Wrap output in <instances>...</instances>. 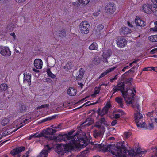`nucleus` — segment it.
I'll use <instances>...</instances> for the list:
<instances>
[{
	"label": "nucleus",
	"instance_id": "1",
	"mask_svg": "<svg viewBox=\"0 0 157 157\" xmlns=\"http://www.w3.org/2000/svg\"><path fill=\"white\" fill-rule=\"evenodd\" d=\"M116 86L121 91L122 96L126 102L129 104H132V107L135 110L137 109L139 110V105L137 101L134 99V97L136 93L134 88L125 89V85L124 83H119Z\"/></svg>",
	"mask_w": 157,
	"mask_h": 157
},
{
	"label": "nucleus",
	"instance_id": "2",
	"mask_svg": "<svg viewBox=\"0 0 157 157\" xmlns=\"http://www.w3.org/2000/svg\"><path fill=\"white\" fill-rule=\"evenodd\" d=\"M94 147L100 149V151L103 152L109 151L116 157H119L122 152V148L124 147V144L123 142L117 143L114 146L106 144H94Z\"/></svg>",
	"mask_w": 157,
	"mask_h": 157
},
{
	"label": "nucleus",
	"instance_id": "3",
	"mask_svg": "<svg viewBox=\"0 0 157 157\" xmlns=\"http://www.w3.org/2000/svg\"><path fill=\"white\" fill-rule=\"evenodd\" d=\"M73 132V131H71L68 133V135L66 134L63 135L62 136H66V137H64V138L61 139V141L62 140L67 141V140H70L72 143L73 150L79 148L80 147L83 148L88 145V142L87 141L84 140L82 137H79L78 131L74 136H71Z\"/></svg>",
	"mask_w": 157,
	"mask_h": 157
},
{
	"label": "nucleus",
	"instance_id": "4",
	"mask_svg": "<svg viewBox=\"0 0 157 157\" xmlns=\"http://www.w3.org/2000/svg\"><path fill=\"white\" fill-rule=\"evenodd\" d=\"M57 130L51 128H47L46 130L43 131L42 133L38 134L35 133L33 135L34 138H40L44 136L49 140H53L55 141L61 142V139L66 137V136H52L53 134L57 132Z\"/></svg>",
	"mask_w": 157,
	"mask_h": 157
},
{
	"label": "nucleus",
	"instance_id": "5",
	"mask_svg": "<svg viewBox=\"0 0 157 157\" xmlns=\"http://www.w3.org/2000/svg\"><path fill=\"white\" fill-rule=\"evenodd\" d=\"M67 140V141H65L68 142V144L66 143V144H57L56 146V151L59 154L63 155L67 152L69 151L70 150L73 149L71 141ZM62 141H65V140H62L60 142Z\"/></svg>",
	"mask_w": 157,
	"mask_h": 157
},
{
	"label": "nucleus",
	"instance_id": "6",
	"mask_svg": "<svg viewBox=\"0 0 157 157\" xmlns=\"http://www.w3.org/2000/svg\"><path fill=\"white\" fill-rule=\"evenodd\" d=\"M134 116L136 123L137 126L141 128H144L146 124L144 122L142 121L143 118L142 114L137 110L135 113Z\"/></svg>",
	"mask_w": 157,
	"mask_h": 157
},
{
	"label": "nucleus",
	"instance_id": "7",
	"mask_svg": "<svg viewBox=\"0 0 157 157\" xmlns=\"http://www.w3.org/2000/svg\"><path fill=\"white\" fill-rule=\"evenodd\" d=\"M90 25L86 21L82 22L79 26V29L81 33L82 34H87L89 32Z\"/></svg>",
	"mask_w": 157,
	"mask_h": 157
},
{
	"label": "nucleus",
	"instance_id": "8",
	"mask_svg": "<svg viewBox=\"0 0 157 157\" xmlns=\"http://www.w3.org/2000/svg\"><path fill=\"white\" fill-rule=\"evenodd\" d=\"M116 10V6L113 3H108L106 6L105 12L107 14L111 15L113 14Z\"/></svg>",
	"mask_w": 157,
	"mask_h": 157
},
{
	"label": "nucleus",
	"instance_id": "9",
	"mask_svg": "<svg viewBox=\"0 0 157 157\" xmlns=\"http://www.w3.org/2000/svg\"><path fill=\"white\" fill-rule=\"evenodd\" d=\"M116 41L117 44L119 47L123 48L126 45L127 40L124 38L118 37Z\"/></svg>",
	"mask_w": 157,
	"mask_h": 157
},
{
	"label": "nucleus",
	"instance_id": "10",
	"mask_svg": "<svg viewBox=\"0 0 157 157\" xmlns=\"http://www.w3.org/2000/svg\"><path fill=\"white\" fill-rule=\"evenodd\" d=\"M1 54L4 56H9L11 55V51L9 48L2 47L0 48Z\"/></svg>",
	"mask_w": 157,
	"mask_h": 157
},
{
	"label": "nucleus",
	"instance_id": "11",
	"mask_svg": "<svg viewBox=\"0 0 157 157\" xmlns=\"http://www.w3.org/2000/svg\"><path fill=\"white\" fill-rule=\"evenodd\" d=\"M105 131V128H98V130H95L93 132V135L95 138L101 137Z\"/></svg>",
	"mask_w": 157,
	"mask_h": 157
},
{
	"label": "nucleus",
	"instance_id": "12",
	"mask_svg": "<svg viewBox=\"0 0 157 157\" xmlns=\"http://www.w3.org/2000/svg\"><path fill=\"white\" fill-rule=\"evenodd\" d=\"M25 148V147H17L15 149L12 150L11 151L10 153L13 156L17 155V156L16 157H19L20 155H19V153L24 150Z\"/></svg>",
	"mask_w": 157,
	"mask_h": 157
},
{
	"label": "nucleus",
	"instance_id": "13",
	"mask_svg": "<svg viewBox=\"0 0 157 157\" xmlns=\"http://www.w3.org/2000/svg\"><path fill=\"white\" fill-rule=\"evenodd\" d=\"M102 124L106 126L107 125L106 119L104 117L101 118L100 121L96 123L95 126L96 127L98 128H105L103 125H102Z\"/></svg>",
	"mask_w": 157,
	"mask_h": 157
},
{
	"label": "nucleus",
	"instance_id": "14",
	"mask_svg": "<svg viewBox=\"0 0 157 157\" xmlns=\"http://www.w3.org/2000/svg\"><path fill=\"white\" fill-rule=\"evenodd\" d=\"M51 148L49 147L48 145L45 147L44 149L43 150L37 157H47L48 152L50 150Z\"/></svg>",
	"mask_w": 157,
	"mask_h": 157
},
{
	"label": "nucleus",
	"instance_id": "15",
	"mask_svg": "<svg viewBox=\"0 0 157 157\" xmlns=\"http://www.w3.org/2000/svg\"><path fill=\"white\" fill-rule=\"evenodd\" d=\"M144 4L142 6V9L146 13H149L152 11V4Z\"/></svg>",
	"mask_w": 157,
	"mask_h": 157
},
{
	"label": "nucleus",
	"instance_id": "16",
	"mask_svg": "<svg viewBox=\"0 0 157 157\" xmlns=\"http://www.w3.org/2000/svg\"><path fill=\"white\" fill-rule=\"evenodd\" d=\"M24 83L27 84L28 86H30L31 83V75L29 74L25 73L24 74Z\"/></svg>",
	"mask_w": 157,
	"mask_h": 157
},
{
	"label": "nucleus",
	"instance_id": "17",
	"mask_svg": "<svg viewBox=\"0 0 157 157\" xmlns=\"http://www.w3.org/2000/svg\"><path fill=\"white\" fill-rule=\"evenodd\" d=\"M34 64L36 69H40L42 68L43 65L42 61L40 59H36L34 61Z\"/></svg>",
	"mask_w": 157,
	"mask_h": 157
},
{
	"label": "nucleus",
	"instance_id": "18",
	"mask_svg": "<svg viewBox=\"0 0 157 157\" xmlns=\"http://www.w3.org/2000/svg\"><path fill=\"white\" fill-rule=\"evenodd\" d=\"M131 32V30L126 27H123L120 30V34L122 35H126L130 33Z\"/></svg>",
	"mask_w": 157,
	"mask_h": 157
},
{
	"label": "nucleus",
	"instance_id": "19",
	"mask_svg": "<svg viewBox=\"0 0 157 157\" xmlns=\"http://www.w3.org/2000/svg\"><path fill=\"white\" fill-rule=\"evenodd\" d=\"M135 23L137 26L143 27L146 25L145 22L142 20L139 17H136L135 20Z\"/></svg>",
	"mask_w": 157,
	"mask_h": 157
},
{
	"label": "nucleus",
	"instance_id": "20",
	"mask_svg": "<svg viewBox=\"0 0 157 157\" xmlns=\"http://www.w3.org/2000/svg\"><path fill=\"white\" fill-rule=\"evenodd\" d=\"M94 122V120L91 118L89 117L86 119L85 121L81 125L83 126H90Z\"/></svg>",
	"mask_w": 157,
	"mask_h": 157
},
{
	"label": "nucleus",
	"instance_id": "21",
	"mask_svg": "<svg viewBox=\"0 0 157 157\" xmlns=\"http://www.w3.org/2000/svg\"><path fill=\"white\" fill-rule=\"evenodd\" d=\"M16 107L18 110L21 113H24L26 111V107L22 103L18 105Z\"/></svg>",
	"mask_w": 157,
	"mask_h": 157
},
{
	"label": "nucleus",
	"instance_id": "22",
	"mask_svg": "<svg viewBox=\"0 0 157 157\" xmlns=\"http://www.w3.org/2000/svg\"><path fill=\"white\" fill-rule=\"evenodd\" d=\"M116 67H111L109 69H108L105 71L103 72L100 75V76L99 77V78H102L105 75H106L107 74L109 73V72H110L113 71L115 68H116Z\"/></svg>",
	"mask_w": 157,
	"mask_h": 157
},
{
	"label": "nucleus",
	"instance_id": "23",
	"mask_svg": "<svg viewBox=\"0 0 157 157\" xmlns=\"http://www.w3.org/2000/svg\"><path fill=\"white\" fill-rule=\"evenodd\" d=\"M115 100L116 101L118 104L119 106L123 108L124 106V102L122 98L120 96L118 97H116Z\"/></svg>",
	"mask_w": 157,
	"mask_h": 157
},
{
	"label": "nucleus",
	"instance_id": "24",
	"mask_svg": "<svg viewBox=\"0 0 157 157\" xmlns=\"http://www.w3.org/2000/svg\"><path fill=\"white\" fill-rule=\"evenodd\" d=\"M103 25L102 24H99L98 25L97 28L94 31V32L97 35L100 34V31L103 29Z\"/></svg>",
	"mask_w": 157,
	"mask_h": 157
},
{
	"label": "nucleus",
	"instance_id": "25",
	"mask_svg": "<svg viewBox=\"0 0 157 157\" xmlns=\"http://www.w3.org/2000/svg\"><path fill=\"white\" fill-rule=\"evenodd\" d=\"M108 111V110L106 107H104L101 110L99 109L97 111V113L98 115L102 117L106 114L107 113Z\"/></svg>",
	"mask_w": 157,
	"mask_h": 157
},
{
	"label": "nucleus",
	"instance_id": "26",
	"mask_svg": "<svg viewBox=\"0 0 157 157\" xmlns=\"http://www.w3.org/2000/svg\"><path fill=\"white\" fill-rule=\"evenodd\" d=\"M76 92V90L72 87H70L67 90V94L71 96L75 95Z\"/></svg>",
	"mask_w": 157,
	"mask_h": 157
},
{
	"label": "nucleus",
	"instance_id": "27",
	"mask_svg": "<svg viewBox=\"0 0 157 157\" xmlns=\"http://www.w3.org/2000/svg\"><path fill=\"white\" fill-rule=\"evenodd\" d=\"M111 53L112 52L111 50H105L102 56L103 58L106 59L110 56Z\"/></svg>",
	"mask_w": 157,
	"mask_h": 157
},
{
	"label": "nucleus",
	"instance_id": "28",
	"mask_svg": "<svg viewBox=\"0 0 157 157\" xmlns=\"http://www.w3.org/2000/svg\"><path fill=\"white\" fill-rule=\"evenodd\" d=\"M78 2H79V4L77 5V6H80V5L81 4L82 6H85L88 4L90 0H77Z\"/></svg>",
	"mask_w": 157,
	"mask_h": 157
},
{
	"label": "nucleus",
	"instance_id": "29",
	"mask_svg": "<svg viewBox=\"0 0 157 157\" xmlns=\"http://www.w3.org/2000/svg\"><path fill=\"white\" fill-rule=\"evenodd\" d=\"M79 75L76 76V78L77 79L80 80L81 79L83 76L84 74V70L83 68H81L79 70Z\"/></svg>",
	"mask_w": 157,
	"mask_h": 157
},
{
	"label": "nucleus",
	"instance_id": "30",
	"mask_svg": "<svg viewBox=\"0 0 157 157\" xmlns=\"http://www.w3.org/2000/svg\"><path fill=\"white\" fill-rule=\"evenodd\" d=\"M31 121V117H30L29 118H26L24 120H23L21 122V123L20 124H22L21 126H20L18 128H17V129L21 128L23 126L25 125L27 123Z\"/></svg>",
	"mask_w": 157,
	"mask_h": 157
},
{
	"label": "nucleus",
	"instance_id": "31",
	"mask_svg": "<svg viewBox=\"0 0 157 157\" xmlns=\"http://www.w3.org/2000/svg\"><path fill=\"white\" fill-rule=\"evenodd\" d=\"M73 65L71 62H68L66 65L63 67V68L67 71L71 69L73 67Z\"/></svg>",
	"mask_w": 157,
	"mask_h": 157
},
{
	"label": "nucleus",
	"instance_id": "32",
	"mask_svg": "<svg viewBox=\"0 0 157 157\" xmlns=\"http://www.w3.org/2000/svg\"><path fill=\"white\" fill-rule=\"evenodd\" d=\"M101 62V59L98 56L94 57L93 59V63L95 64L98 65Z\"/></svg>",
	"mask_w": 157,
	"mask_h": 157
},
{
	"label": "nucleus",
	"instance_id": "33",
	"mask_svg": "<svg viewBox=\"0 0 157 157\" xmlns=\"http://www.w3.org/2000/svg\"><path fill=\"white\" fill-rule=\"evenodd\" d=\"M147 115L150 117L151 120V118H154L157 115L156 113L154 111H152L151 112H148L147 113Z\"/></svg>",
	"mask_w": 157,
	"mask_h": 157
},
{
	"label": "nucleus",
	"instance_id": "34",
	"mask_svg": "<svg viewBox=\"0 0 157 157\" xmlns=\"http://www.w3.org/2000/svg\"><path fill=\"white\" fill-rule=\"evenodd\" d=\"M16 131V130H13L11 129H8L5 131L2 134L3 136L10 135L13 132Z\"/></svg>",
	"mask_w": 157,
	"mask_h": 157
},
{
	"label": "nucleus",
	"instance_id": "35",
	"mask_svg": "<svg viewBox=\"0 0 157 157\" xmlns=\"http://www.w3.org/2000/svg\"><path fill=\"white\" fill-rule=\"evenodd\" d=\"M98 46L96 43H93L89 47V49L90 50H97Z\"/></svg>",
	"mask_w": 157,
	"mask_h": 157
},
{
	"label": "nucleus",
	"instance_id": "36",
	"mask_svg": "<svg viewBox=\"0 0 157 157\" xmlns=\"http://www.w3.org/2000/svg\"><path fill=\"white\" fill-rule=\"evenodd\" d=\"M105 85V84H102L101 85L99 86V87L98 88H95V91L94 93V94H92L91 96L93 97H95V95L98 94L100 92V88L101 86L103 85Z\"/></svg>",
	"mask_w": 157,
	"mask_h": 157
},
{
	"label": "nucleus",
	"instance_id": "37",
	"mask_svg": "<svg viewBox=\"0 0 157 157\" xmlns=\"http://www.w3.org/2000/svg\"><path fill=\"white\" fill-rule=\"evenodd\" d=\"M149 39L150 41L153 42H157V35L150 36Z\"/></svg>",
	"mask_w": 157,
	"mask_h": 157
},
{
	"label": "nucleus",
	"instance_id": "38",
	"mask_svg": "<svg viewBox=\"0 0 157 157\" xmlns=\"http://www.w3.org/2000/svg\"><path fill=\"white\" fill-rule=\"evenodd\" d=\"M139 65L138 64L136 66H133L132 68L130 70H129L128 71L126 72L125 74H128L129 73L132 72L134 73L135 72V69H136L137 70Z\"/></svg>",
	"mask_w": 157,
	"mask_h": 157
},
{
	"label": "nucleus",
	"instance_id": "39",
	"mask_svg": "<svg viewBox=\"0 0 157 157\" xmlns=\"http://www.w3.org/2000/svg\"><path fill=\"white\" fill-rule=\"evenodd\" d=\"M51 127L55 129H61L62 127V124H55L51 125Z\"/></svg>",
	"mask_w": 157,
	"mask_h": 157
},
{
	"label": "nucleus",
	"instance_id": "40",
	"mask_svg": "<svg viewBox=\"0 0 157 157\" xmlns=\"http://www.w3.org/2000/svg\"><path fill=\"white\" fill-rule=\"evenodd\" d=\"M8 86L6 84H2L0 85V90L2 91H5L7 89Z\"/></svg>",
	"mask_w": 157,
	"mask_h": 157
},
{
	"label": "nucleus",
	"instance_id": "41",
	"mask_svg": "<svg viewBox=\"0 0 157 157\" xmlns=\"http://www.w3.org/2000/svg\"><path fill=\"white\" fill-rule=\"evenodd\" d=\"M154 14L157 16V5H152V11Z\"/></svg>",
	"mask_w": 157,
	"mask_h": 157
},
{
	"label": "nucleus",
	"instance_id": "42",
	"mask_svg": "<svg viewBox=\"0 0 157 157\" xmlns=\"http://www.w3.org/2000/svg\"><path fill=\"white\" fill-rule=\"evenodd\" d=\"M47 72L49 76L52 78H54L56 76L51 72L50 69H48L47 70Z\"/></svg>",
	"mask_w": 157,
	"mask_h": 157
},
{
	"label": "nucleus",
	"instance_id": "43",
	"mask_svg": "<svg viewBox=\"0 0 157 157\" xmlns=\"http://www.w3.org/2000/svg\"><path fill=\"white\" fill-rule=\"evenodd\" d=\"M155 26L153 28H151L150 30L151 31H157V21L154 23Z\"/></svg>",
	"mask_w": 157,
	"mask_h": 157
},
{
	"label": "nucleus",
	"instance_id": "44",
	"mask_svg": "<svg viewBox=\"0 0 157 157\" xmlns=\"http://www.w3.org/2000/svg\"><path fill=\"white\" fill-rule=\"evenodd\" d=\"M9 122V120L8 119H4L2 121V124L4 126L7 124Z\"/></svg>",
	"mask_w": 157,
	"mask_h": 157
},
{
	"label": "nucleus",
	"instance_id": "45",
	"mask_svg": "<svg viewBox=\"0 0 157 157\" xmlns=\"http://www.w3.org/2000/svg\"><path fill=\"white\" fill-rule=\"evenodd\" d=\"M65 32L64 30H62L59 31L58 32V36L60 37H63L64 36Z\"/></svg>",
	"mask_w": 157,
	"mask_h": 157
},
{
	"label": "nucleus",
	"instance_id": "46",
	"mask_svg": "<svg viewBox=\"0 0 157 157\" xmlns=\"http://www.w3.org/2000/svg\"><path fill=\"white\" fill-rule=\"evenodd\" d=\"M89 152V150L88 149H87L86 150H85L83 151L81 154L82 155V156H83V157H86V156L87 154Z\"/></svg>",
	"mask_w": 157,
	"mask_h": 157
},
{
	"label": "nucleus",
	"instance_id": "47",
	"mask_svg": "<svg viewBox=\"0 0 157 157\" xmlns=\"http://www.w3.org/2000/svg\"><path fill=\"white\" fill-rule=\"evenodd\" d=\"M132 133L130 132H126L124 133V135L126 138L129 137L131 135Z\"/></svg>",
	"mask_w": 157,
	"mask_h": 157
},
{
	"label": "nucleus",
	"instance_id": "48",
	"mask_svg": "<svg viewBox=\"0 0 157 157\" xmlns=\"http://www.w3.org/2000/svg\"><path fill=\"white\" fill-rule=\"evenodd\" d=\"M132 78H129V79H128L127 81L125 82V84L127 85L130 86L131 85L132 83L131 82H132Z\"/></svg>",
	"mask_w": 157,
	"mask_h": 157
},
{
	"label": "nucleus",
	"instance_id": "49",
	"mask_svg": "<svg viewBox=\"0 0 157 157\" xmlns=\"http://www.w3.org/2000/svg\"><path fill=\"white\" fill-rule=\"evenodd\" d=\"M139 61V59H137V60H136L134 61L132 63H131L129 64V66H130V67H131L132 66L133 64L134 63H137Z\"/></svg>",
	"mask_w": 157,
	"mask_h": 157
},
{
	"label": "nucleus",
	"instance_id": "50",
	"mask_svg": "<svg viewBox=\"0 0 157 157\" xmlns=\"http://www.w3.org/2000/svg\"><path fill=\"white\" fill-rule=\"evenodd\" d=\"M26 0H15L16 2L19 4H22Z\"/></svg>",
	"mask_w": 157,
	"mask_h": 157
},
{
	"label": "nucleus",
	"instance_id": "51",
	"mask_svg": "<svg viewBox=\"0 0 157 157\" xmlns=\"http://www.w3.org/2000/svg\"><path fill=\"white\" fill-rule=\"evenodd\" d=\"M151 70V67H147L144 68L143 69V71H149Z\"/></svg>",
	"mask_w": 157,
	"mask_h": 157
},
{
	"label": "nucleus",
	"instance_id": "52",
	"mask_svg": "<svg viewBox=\"0 0 157 157\" xmlns=\"http://www.w3.org/2000/svg\"><path fill=\"white\" fill-rule=\"evenodd\" d=\"M154 122H152L151 123H149V128L150 129H152L154 127V125L153 123Z\"/></svg>",
	"mask_w": 157,
	"mask_h": 157
},
{
	"label": "nucleus",
	"instance_id": "53",
	"mask_svg": "<svg viewBox=\"0 0 157 157\" xmlns=\"http://www.w3.org/2000/svg\"><path fill=\"white\" fill-rule=\"evenodd\" d=\"M100 10H99L98 12L94 13L93 14L95 16H97L100 14Z\"/></svg>",
	"mask_w": 157,
	"mask_h": 157
},
{
	"label": "nucleus",
	"instance_id": "54",
	"mask_svg": "<svg viewBox=\"0 0 157 157\" xmlns=\"http://www.w3.org/2000/svg\"><path fill=\"white\" fill-rule=\"evenodd\" d=\"M117 121L116 120H115L111 122V124L112 126H114L117 123Z\"/></svg>",
	"mask_w": 157,
	"mask_h": 157
},
{
	"label": "nucleus",
	"instance_id": "55",
	"mask_svg": "<svg viewBox=\"0 0 157 157\" xmlns=\"http://www.w3.org/2000/svg\"><path fill=\"white\" fill-rule=\"evenodd\" d=\"M112 90L113 91L112 94L113 95L116 92L119 90L117 87L116 86V87L115 88H113Z\"/></svg>",
	"mask_w": 157,
	"mask_h": 157
},
{
	"label": "nucleus",
	"instance_id": "56",
	"mask_svg": "<svg viewBox=\"0 0 157 157\" xmlns=\"http://www.w3.org/2000/svg\"><path fill=\"white\" fill-rule=\"evenodd\" d=\"M155 116V117L154 118H151V121L153 122L152 121L153 120L155 121V122L156 123H157V117Z\"/></svg>",
	"mask_w": 157,
	"mask_h": 157
},
{
	"label": "nucleus",
	"instance_id": "57",
	"mask_svg": "<svg viewBox=\"0 0 157 157\" xmlns=\"http://www.w3.org/2000/svg\"><path fill=\"white\" fill-rule=\"evenodd\" d=\"M110 104L109 103H107L104 107H106L107 108V110H108L109 108H110Z\"/></svg>",
	"mask_w": 157,
	"mask_h": 157
},
{
	"label": "nucleus",
	"instance_id": "58",
	"mask_svg": "<svg viewBox=\"0 0 157 157\" xmlns=\"http://www.w3.org/2000/svg\"><path fill=\"white\" fill-rule=\"evenodd\" d=\"M49 105L48 104H44L42 105L43 108H48L49 107Z\"/></svg>",
	"mask_w": 157,
	"mask_h": 157
},
{
	"label": "nucleus",
	"instance_id": "59",
	"mask_svg": "<svg viewBox=\"0 0 157 157\" xmlns=\"http://www.w3.org/2000/svg\"><path fill=\"white\" fill-rule=\"evenodd\" d=\"M51 119H52V118H50V117L48 118H45V119L43 120H42V122H45V121H48V120H50Z\"/></svg>",
	"mask_w": 157,
	"mask_h": 157
},
{
	"label": "nucleus",
	"instance_id": "60",
	"mask_svg": "<svg viewBox=\"0 0 157 157\" xmlns=\"http://www.w3.org/2000/svg\"><path fill=\"white\" fill-rule=\"evenodd\" d=\"M117 78V75H116L115 76V77L113 78H112L110 79V81L111 82H113L114 80H116Z\"/></svg>",
	"mask_w": 157,
	"mask_h": 157
},
{
	"label": "nucleus",
	"instance_id": "61",
	"mask_svg": "<svg viewBox=\"0 0 157 157\" xmlns=\"http://www.w3.org/2000/svg\"><path fill=\"white\" fill-rule=\"evenodd\" d=\"M10 35L13 37L14 39H16V35L13 32L11 33L10 34Z\"/></svg>",
	"mask_w": 157,
	"mask_h": 157
},
{
	"label": "nucleus",
	"instance_id": "62",
	"mask_svg": "<svg viewBox=\"0 0 157 157\" xmlns=\"http://www.w3.org/2000/svg\"><path fill=\"white\" fill-rule=\"evenodd\" d=\"M151 70H154L155 72H157V67H151Z\"/></svg>",
	"mask_w": 157,
	"mask_h": 157
},
{
	"label": "nucleus",
	"instance_id": "63",
	"mask_svg": "<svg viewBox=\"0 0 157 157\" xmlns=\"http://www.w3.org/2000/svg\"><path fill=\"white\" fill-rule=\"evenodd\" d=\"M152 5H157V0H154V1H152Z\"/></svg>",
	"mask_w": 157,
	"mask_h": 157
},
{
	"label": "nucleus",
	"instance_id": "64",
	"mask_svg": "<svg viewBox=\"0 0 157 157\" xmlns=\"http://www.w3.org/2000/svg\"><path fill=\"white\" fill-rule=\"evenodd\" d=\"M156 151L155 152V155L152 156V157H157V148L156 149Z\"/></svg>",
	"mask_w": 157,
	"mask_h": 157
}]
</instances>
